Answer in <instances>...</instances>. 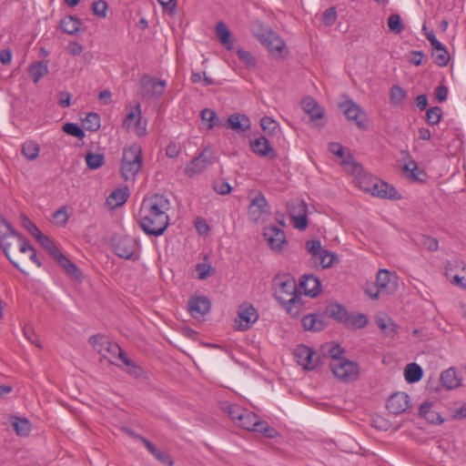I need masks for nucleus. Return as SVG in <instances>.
<instances>
[{
	"label": "nucleus",
	"instance_id": "obj_1",
	"mask_svg": "<svg viewBox=\"0 0 466 466\" xmlns=\"http://www.w3.org/2000/svg\"><path fill=\"white\" fill-rule=\"evenodd\" d=\"M170 200L163 194L145 198L141 203L139 225L147 235L161 236L169 225Z\"/></svg>",
	"mask_w": 466,
	"mask_h": 466
},
{
	"label": "nucleus",
	"instance_id": "obj_2",
	"mask_svg": "<svg viewBox=\"0 0 466 466\" xmlns=\"http://www.w3.org/2000/svg\"><path fill=\"white\" fill-rule=\"evenodd\" d=\"M143 167V155L137 144L124 147L121 158L120 173L124 180L134 181Z\"/></svg>",
	"mask_w": 466,
	"mask_h": 466
},
{
	"label": "nucleus",
	"instance_id": "obj_3",
	"mask_svg": "<svg viewBox=\"0 0 466 466\" xmlns=\"http://www.w3.org/2000/svg\"><path fill=\"white\" fill-rule=\"evenodd\" d=\"M399 289L398 276L396 272L388 269H380L376 278V289H367V295L372 299H379L380 295L393 294Z\"/></svg>",
	"mask_w": 466,
	"mask_h": 466
},
{
	"label": "nucleus",
	"instance_id": "obj_4",
	"mask_svg": "<svg viewBox=\"0 0 466 466\" xmlns=\"http://www.w3.org/2000/svg\"><path fill=\"white\" fill-rule=\"evenodd\" d=\"M329 369L336 379L346 383L357 380L360 375L359 364L346 358L330 360Z\"/></svg>",
	"mask_w": 466,
	"mask_h": 466
},
{
	"label": "nucleus",
	"instance_id": "obj_5",
	"mask_svg": "<svg viewBox=\"0 0 466 466\" xmlns=\"http://www.w3.org/2000/svg\"><path fill=\"white\" fill-rule=\"evenodd\" d=\"M344 169L354 177L356 185L365 193L370 191L376 177L364 171L362 166L356 163L351 156H348L342 160Z\"/></svg>",
	"mask_w": 466,
	"mask_h": 466
},
{
	"label": "nucleus",
	"instance_id": "obj_6",
	"mask_svg": "<svg viewBox=\"0 0 466 466\" xmlns=\"http://www.w3.org/2000/svg\"><path fill=\"white\" fill-rule=\"evenodd\" d=\"M89 342L94 349L104 358L108 360L110 363H115V359H120V355L125 352L120 346L109 339L105 335H95L89 339Z\"/></svg>",
	"mask_w": 466,
	"mask_h": 466
},
{
	"label": "nucleus",
	"instance_id": "obj_7",
	"mask_svg": "<svg viewBox=\"0 0 466 466\" xmlns=\"http://www.w3.org/2000/svg\"><path fill=\"white\" fill-rule=\"evenodd\" d=\"M275 297L279 303L287 302L290 297L299 295L297 283L290 275H278L274 278Z\"/></svg>",
	"mask_w": 466,
	"mask_h": 466
},
{
	"label": "nucleus",
	"instance_id": "obj_8",
	"mask_svg": "<svg viewBox=\"0 0 466 466\" xmlns=\"http://www.w3.org/2000/svg\"><path fill=\"white\" fill-rule=\"evenodd\" d=\"M126 111L127 116L123 121V127L127 129L133 128L138 137L145 136L147 134V121H142L140 103L127 106Z\"/></svg>",
	"mask_w": 466,
	"mask_h": 466
},
{
	"label": "nucleus",
	"instance_id": "obj_9",
	"mask_svg": "<svg viewBox=\"0 0 466 466\" xmlns=\"http://www.w3.org/2000/svg\"><path fill=\"white\" fill-rule=\"evenodd\" d=\"M270 206L265 196L258 192L250 201L248 206V216L255 223H263L270 216Z\"/></svg>",
	"mask_w": 466,
	"mask_h": 466
},
{
	"label": "nucleus",
	"instance_id": "obj_10",
	"mask_svg": "<svg viewBox=\"0 0 466 466\" xmlns=\"http://www.w3.org/2000/svg\"><path fill=\"white\" fill-rule=\"evenodd\" d=\"M214 163V155L209 148H204L201 153L193 158L185 169L186 176L193 177L195 175L205 171Z\"/></svg>",
	"mask_w": 466,
	"mask_h": 466
},
{
	"label": "nucleus",
	"instance_id": "obj_11",
	"mask_svg": "<svg viewBox=\"0 0 466 466\" xmlns=\"http://www.w3.org/2000/svg\"><path fill=\"white\" fill-rule=\"evenodd\" d=\"M297 363L306 370H313L320 364V358L306 345H299L294 352Z\"/></svg>",
	"mask_w": 466,
	"mask_h": 466
},
{
	"label": "nucleus",
	"instance_id": "obj_12",
	"mask_svg": "<svg viewBox=\"0 0 466 466\" xmlns=\"http://www.w3.org/2000/svg\"><path fill=\"white\" fill-rule=\"evenodd\" d=\"M114 251L116 256L125 259H136V250L137 242L135 238L128 236L115 237Z\"/></svg>",
	"mask_w": 466,
	"mask_h": 466
},
{
	"label": "nucleus",
	"instance_id": "obj_13",
	"mask_svg": "<svg viewBox=\"0 0 466 466\" xmlns=\"http://www.w3.org/2000/svg\"><path fill=\"white\" fill-rule=\"evenodd\" d=\"M258 319L256 309L248 303L241 304L238 309V319L236 323L241 330L249 329Z\"/></svg>",
	"mask_w": 466,
	"mask_h": 466
},
{
	"label": "nucleus",
	"instance_id": "obj_14",
	"mask_svg": "<svg viewBox=\"0 0 466 466\" xmlns=\"http://www.w3.org/2000/svg\"><path fill=\"white\" fill-rule=\"evenodd\" d=\"M368 194H370L373 197L387 199L400 198V193L396 190V188L393 186L388 184L383 180H380L378 177H376L375 181L372 183Z\"/></svg>",
	"mask_w": 466,
	"mask_h": 466
},
{
	"label": "nucleus",
	"instance_id": "obj_15",
	"mask_svg": "<svg viewBox=\"0 0 466 466\" xmlns=\"http://www.w3.org/2000/svg\"><path fill=\"white\" fill-rule=\"evenodd\" d=\"M263 236L271 249L281 251L286 244V236L282 229L276 226H268L264 228Z\"/></svg>",
	"mask_w": 466,
	"mask_h": 466
},
{
	"label": "nucleus",
	"instance_id": "obj_16",
	"mask_svg": "<svg viewBox=\"0 0 466 466\" xmlns=\"http://www.w3.org/2000/svg\"><path fill=\"white\" fill-rule=\"evenodd\" d=\"M145 95L154 98L160 97L166 88L167 83L164 80L157 79L151 76H144L140 80Z\"/></svg>",
	"mask_w": 466,
	"mask_h": 466
},
{
	"label": "nucleus",
	"instance_id": "obj_17",
	"mask_svg": "<svg viewBox=\"0 0 466 466\" xmlns=\"http://www.w3.org/2000/svg\"><path fill=\"white\" fill-rule=\"evenodd\" d=\"M210 307V300L204 296L191 298L187 303L188 311L196 319H203L204 316L209 312Z\"/></svg>",
	"mask_w": 466,
	"mask_h": 466
},
{
	"label": "nucleus",
	"instance_id": "obj_18",
	"mask_svg": "<svg viewBox=\"0 0 466 466\" xmlns=\"http://www.w3.org/2000/svg\"><path fill=\"white\" fill-rule=\"evenodd\" d=\"M466 266L458 260H449L445 265V276L453 284L461 286L466 276L462 273V268Z\"/></svg>",
	"mask_w": 466,
	"mask_h": 466
},
{
	"label": "nucleus",
	"instance_id": "obj_19",
	"mask_svg": "<svg viewBox=\"0 0 466 466\" xmlns=\"http://www.w3.org/2000/svg\"><path fill=\"white\" fill-rule=\"evenodd\" d=\"M250 149L261 157L274 158L276 157L275 149L264 136H259L250 141Z\"/></svg>",
	"mask_w": 466,
	"mask_h": 466
},
{
	"label": "nucleus",
	"instance_id": "obj_20",
	"mask_svg": "<svg viewBox=\"0 0 466 466\" xmlns=\"http://www.w3.org/2000/svg\"><path fill=\"white\" fill-rule=\"evenodd\" d=\"M343 107L344 114L349 120L355 121L357 126L361 129H364L366 127L364 122L365 114L359 105L350 100L344 103Z\"/></svg>",
	"mask_w": 466,
	"mask_h": 466
},
{
	"label": "nucleus",
	"instance_id": "obj_21",
	"mask_svg": "<svg viewBox=\"0 0 466 466\" xmlns=\"http://www.w3.org/2000/svg\"><path fill=\"white\" fill-rule=\"evenodd\" d=\"M409 407V395L405 392L392 394L387 401V409L393 414H400Z\"/></svg>",
	"mask_w": 466,
	"mask_h": 466
},
{
	"label": "nucleus",
	"instance_id": "obj_22",
	"mask_svg": "<svg viewBox=\"0 0 466 466\" xmlns=\"http://www.w3.org/2000/svg\"><path fill=\"white\" fill-rule=\"evenodd\" d=\"M227 123L230 129L238 132H246L251 127L249 117L244 114L238 113L228 116Z\"/></svg>",
	"mask_w": 466,
	"mask_h": 466
},
{
	"label": "nucleus",
	"instance_id": "obj_23",
	"mask_svg": "<svg viewBox=\"0 0 466 466\" xmlns=\"http://www.w3.org/2000/svg\"><path fill=\"white\" fill-rule=\"evenodd\" d=\"M299 286L303 289L304 294L311 298L318 296L321 289L319 279L312 275L304 276L300 280Z\"/></svg>",
	"mask_w": 466,
	"mask_h": 466
},
{
	"label": "nucleus",
	"instance_id": "obj_24",
	"mask_svg": "<svg viewBox=\"0 0 466 466\" xmlns=\"http://www.w3.org/2000/svg\"><path fill=\"white\" fill-rule=\"evenodd\" d=\"M262 43L272 56H280L285 47L283 40L273 33L263 38Z\"/></svg>",
	"mask_w": 466,
	"mask_h": 466
},
{
	"label": "nucleus",
	"instance_id": "obj_25",
	"mask_svg": "<svg viewBox=\"0 0 466 466\" xmlns=\"http://www.w3.org/2000/svg\"><path fill=\"white\" fill-rule=\"evenodd\" d=\"M280 304L292 318H298L304 311V303L300 294L290 297L287 302Z\"/></svg>",
	"mask_w": 466,
	"mask_h": 466
},
{
	"label": "nucleus",
	"instance_id": "obj_26",
	"mask_svg": "<svg viewBox=\"0 0 466 466\" xmlns=\"http://www.w3.org/2000/svg\"><path fill=\"white\" fill-rule=\"evenodd\" d=\"M139 440L147 449V451L161 463L166 464L167 466H172L174 461L172 458L166 453L165 451L159 450L153 443H151L148 440L144 437L139 436Z\"/></svg>",
	"mask_w": 466,
	"mask_h": 466
},
{
	"label": "nucleus",
	"instance_id": "obj_27",
	"mask_svg": "<svg viewBox=\"0 0 466 466\" xmlns=\"http://www.w3.org/2000/svg\"><path fill=\"white\" fill-rule=\"evenodd\" d=\"M127 187L116 188L106 198V205L111 208H116L125 204L128 198Z\"/></svg>",
	"mask_w": 466,
	"mask_h": 466
},
{
	"label": "nucleus",
	"instance_id": "obj_28",
	"mask_svg": "<svg viewBox=\"0 0 466 466\" xmlns=\"http://www.w3.org/2000/svg\"><path fill=\"white\" fill-rule=\"evenodd\" d=\"M441 381L447 390H453L461 385V379L458 377L454 368H449L441 372Z\"/></svg>",
	"mask_w": 466,
	"mask_h": 466
},
{
	"label": "nucleus",
	"instance_id": "obj_29",
	"mask_svg": "<svg viewBox=\"0 0 466 466\" xmlns=\"http://www.w3.org/2000/svg\"><path fill=\"white\" fill-rule=\"evenodd\" d=\"M216 35L222 46L228 51L234 49V41L228 26L223 22H218L216 25Z\"/></svg>",
	"mask_w": 466,
	"mask_h": 466
},
{
	"label": "nucleus",
	"instance_id": "obj_30",
	"mask_svg": "<svg viewBox=\"0 0 466 466\" xmlns=\"http://www.w3.org/2000/svg\"><path fill=\"white\" fill-rule=\"evenodd\" d=\"M302 326L306 330L317 332L322 330L325 324L321 316L318 314H309L303 317Z\"/></svg>",
	"mask_w": 466,
	"mask_h": 466
},
{
	"label": "nucleus",
	"instance_id": "obj_31",
	"mask_svg": "<svg viewBox=\"0 0 466 466\" xmlns=\"http://www.w3.org/2000/svg\"><path fill=\"white\" fill-rule=\"evenodd\" d=\"M297 208L299 209L298 215H296L294 211H290V215L294 221V227L298 229L303 230L308 226L307 206L304 201H299L297 203Z\"/></svg>",
	"mask_w": 466,
	"mask_h": 466
},
{
	"label": "nucleus",
	"instance_id": "obj_32",
	"mask_svg": "<svg viewBox=\"0 0 466 466\" xmlns=\"http://www.w3.org/2000/svg\"><path fill=\"white\" fill-rule=\"evenodd\" d=\"M303 110L312 118L320 119L323 116V110L319 104L311 97H306L302 100Z\"/></svg>",
	"mask_w": 466,
	"mask_h": 466
},
{
	"label": "nucleus",
	"instance_id": "obj_33",
	"mask_svg": "<svg viewBox=\"0 0 466 466\" xmlns=\"http://www.w3.org/2000/svg\"><path fill=\"white\" fill-rule=\"evenodd\" d=\"M48 72V62L45 60L39 61L29 67V74L35 84H37Z\"/></svg>",
	"mask_w": 466,
	"mask_h": 466
},
{
	"label": "nucleus",
	"instance_id": "obj_34",
	"mask_svg": "<svg viewBox=\"0 0 466 466\" xmlns=\"http://www.w3.org/2000/svg\"><path fill=\"white\" fill-rule=\"evenodd\" d=\"M423 376L422 368L417 363H410L405 367L404 378L409 383H415Z\"/></svg>",
	"mask_w": 466,
	"mask_h": 466
},
{
	"label": "nucleus",
	"instance_id": "obj_35",
	"mask_svg": "<svg viewBox=\"0 0 466 466\" xmlns=\"http://www.w3.org/2000/svg\"><path fill=\"white\" fill-rule=\"evenodd\" d=\"M200 117L208 129H213L221 125V121L217 113L210 108L201 110Z\"/></svg>",
	"mask_w": 466,
	"mask_h": 466
},
{
	"label": "nucleus",
	"instance_id": "obj_36",
	"mask_svg": "<svg viewBox=\"0 0 466 466\" xmlns=\"http://www.w3.org/2000/svg\"><path fill=\"white\" fill-rule=\"evenodd\" d=\"M22 154L29 161L35 160L40 152V146L34 140H27L22 146Z\"/></svg>",
	"mask_w": 466,
	"mask_h": 466
},
{
	"label": "nucleus",
	"instance_id": "obj_37",
	"mask_svg": "<svg viewBox=\"0 0 466 466\" xmlns=\"http://www.w3.org/2000/svg\"><path fill=\"white\" fill-rule=\"evenodd\" d=\"M407 97V92L400 86L395 85L390 91V102L393 106H401L404 105Z\"/></svg>",
	"mask_w": 466,
	"mask_h": 466
},
{
	"label": "nucleus",
	"instance_id": "obj_38",
	"mask_svg": "<svg viewBox=\"0 0 466 466\" xmlns=\"http://www.w3.org/2000/svg\"><path fill=\"white\" fill-rule=\"evenodd\" d=\"M80 25V20L73 16H66L60 22L62 30L68 35L76 34L79 31Z\"/></svg>",
	"mask_w": 466,
	"mask_h": 466
},
{
	"label": "nucleus",
	"instance_id": "obj_39",
	"mask_svg": "<svg viewBox=\"0 0 466 466\" xmlns=\"http://www.w3.org/2000/svg\"><path fill=\"white\" fill-rule=\"evenodd\" d=\"M222 409L235 424L239 419H241V414H243L247 410L238 404L228 402L224 403L222 405Z\"/></svg>",
	"mask_w": 466,
	"mask_h": 466
},
{
	"label": "nucleus",
	"instance_id": "obj_40",
	"mask_svg": "<svg viewBox=\"0 0 466 466\" xmlns=\"http://www.w3.org/2000/svg\"><path fill=\"white\" fill-rule=\"evenodd\" d=\"M241 415V419L237 421L236 425L248 431H252L258 420L257 415L248 410H246Z\"/></svg>",
	"mask_w": 466,
	"mask_h": 466
},
{
	"label": "nucleus",
	"instance_id": "obj_41",
	"mask_svg": "<svg viewBox=\"0 0 466 466\" xmlns=\"http://www.w3.org/2000/svg\"><path fill=\"white\" fill-rule=\"evenodd\" d=\"M252 431L261 433L263 436L273 439L277 436L278 432L275 428L271 427L268 422L259 420L258 419L256 425L252 429Z\"/></svg>",
	"mask_w": 466,
	"mask_h": 466
},
{
	"label": "nucleus",
	"instance_id": "obj_42",
	"mask_svg": "<svg viewBox=\"0 0 466 466\" xmlns=\"http://www.w3.org/2000/svg\"><path fill=\"white\" fill-rule=\"evenodd\" d=\"M317 261H319V265L323 268H330L335 261H339L337 255L333 252H330L327 249H323L318 256Z\"/></svg>",
	"mask_w": 466,
	"mask_h": 466
},
{
	"label": "nucleus",
	"instance_id": "obj_43",
	"mask_svg": "<svg viewBox=\"0 0 466 466\" xmlns=\"http://www.w3.org/2000/svg\"><path fill=\"white\" fill-rule=\"evenodd\" d=\"M404 171L408 173L407 177L412 181H423V178L420 177L423 173L414 160H410L405 164Z\"/></svg>",
	"mask_w": 466,
	"mask_h": 466
},
{
	"label": "nucleus",
	"instance_id": "obj_44",
	"mask_svg": "<svg viewBox=\"0 0 466 466\" xmlns=\"http://www.w3.org/2000/svg\"><path fill=\"white\" fill-rule=\"evenodd\" d=\"M100 116L97 113H88L83 119V127L89 131H96L100 128Z\"/></svg>",
	"mask_w": 466,
	"mask_h": 466
},
{
	"label": "nucleus",
	"instance_id": "obj_45",
	"mask_svg": "<svg viewBox=\"0 0 466 466\" xmlns=\"http://www.w3.org/2000/svg\"><path fill=\"white\" fill-rule=\"evenodd\" d=\"M376 323L381 331L387 336H393L396 332V325L390 318H377Z\"/></svg>",
	"mask_w": 466,
	"mask_h": 466
},
{
	"label": "nucleus",
	"instance_id": "obj_46",
	"mask_svg": "<svg viewBox=\"0 0 466 466\" xmlns=\"http://www.w3.org/2000/svg\"><path fill=\"white\" fill-rule=\"evenodd\" d=\"M330 317L339 320V322L346 323L349 319V313L346 309L339 304L330 305L329 308Z\"/></svg>",
	"mask_w": 466,
	"mask_h": 466
},
{
	"label": "nucleus",
	"instance_id": "obj_47",
	"mask_svg": "<svg viewBox=\"0 0 466 466\" xmlns=\"http://www.w3.org/2000/svg\"><path fill=\"white\" fill-rule=\"evenodd\" d=\"M56 260L59 263V265L66 269V271L71 275L76 276L78 273V268L76 266L66 258L62 252H59L56 257H55Z\"/></svg>",
	"mask_w": 466,
	"mask_h": 466
},
{
	"label": "nucleus",
	"instance_id": "obj_48",
	"mask_svg": "<svg viewBox=\"0 0 466 466\" xmlns=\"http://www.w3.org/2000/svg\"><path fill=\"white\" fill-rule=\"evenodd\" d=\"M13 426L15 432L20 436H27L31 431V423L26 419L15 417Z\"/></svg>",
	"mask_w": 466,
	"mask_h": 466
},
{
	"label": "nucleus",
	"instance_id": "obj_49",
	"mask_svg": "<svg viewBox=\"0 0 466 466\" xmlns=\"http://www.w3.org/2000/svg\"><path fill=\"white\" fill-rule=\"evenodd\" d=\"M260 126L264 132L268 135H274L279 130V124L270 116H263L260 120Z\"/></svg>",
	"mask_w": 466,
	"mask_h": 466
},
{
	"label": "nucleus",
	"instance_id": "obj_50",
	"mask_svg": "<svg viewBox=\"0 0 466 466\" xmlns=\"http://www.w3.org/2000/svg\"><path fill=\"white\" fill-rule=\"evenodd\" d=\"M17 233L11 224L3 217L0 216V239L5 238H16Z\"/></svg>",
	"mask_w": 466,
	"mask_h": 466
},
{
	"label": "nucleus",
	"instance_id": "obj_51",
	"mask_svg": "<svg viewBox=\"0 0 466 466\" xmlns=\"http://www.w3.org/2000/svg\"><path fill=\"white\" fill-rule=\"evenodd\" d=\"M388 26L391 33L400 34L404 29L401 17L398 14H392L388 17Z\"/></svg>",
	"mask_w": 466,
	"mask_h": 466
},
{
	"label": "nucleus",
	"instance_id": "obj_52",
	"mask_svg": "<svg viewBox=\"0 0 466 466\" xmlns=\"http://www.w3.org/2000/svg\"><path fill=\"white\" fill-rule=\"evenodd\" d=\"M325 353L330 358V360H335L337 359H344V349L336 343L327 344L324 348Z\"/></svg>",
	"mask_w": 466,
	"mask_h": 466
},
{
	"label": "nucleus",
	"instance_id": "obj_53",
	"mask_svg": "<svg viewBox=\"0 0 466 466\" xmlns=\"http://www.w3.org/2000/svg\"><path fill=\"white\" fill-rule=\"evenodd\" d=\"M120 360H122L123 364L126 366V371L130 375L138 378L142 374V370L135 364L127 355L126 353L120 355Z\"/></svg>",
	"mask_w": 466,
	"mask_h": 466
},
{
	"label": "nucleus",
	"instance_id": "obj_54",
	"mask_svg": "<svg viewBox=\"0 0 466 466\" xmlns=\"http://www.w3.org/2000/svg\"><path fill=\"white\" fill-rule=\"evenodd\" d=\"M86 162L90 169H97L105 164V157L102 154L88 153L86 157Z\"/></svg>",
	"mask_w": 466,
	"mask_h": 466
},
{
	"label": "nucleus",
	"instance_id": "obj_55",
	"mask_svg": "<svg viewBox=\"0 0 466 466\" xmlns=\"http://www.w3.org/2000/svg\"><path fill=\"white\" fill-rule=\"evenodd\" d=\"M36 239L54 258L60 252L56 244L47 236L41 234L37 236Z\"/></svg>",
	"mask_w": 466,
	"mask_h": 466
},
{
	"label": "nucleus",
	"instance_id": "obj_56",
	"mask_svg": "<svg viewBox=\"0 0 466 466\" xmlns=\"http://www.w3.org/2000/svg\"><path fill=\"white\" fill-rule=\"evenodd\" d=\"M15 238H5L3 239H0V248H2L7 259L12 263V265L20 271H22L18 263L10 257V248L13 244L11 240Z\"/></svg>",
	"mask_w": 466,
	"mask_h": 466
},
{
	"label": "nucleus",
	"instance_id": "obj_57",
	"mask_svg": "<svg viewBox=\"0 0 466 466\" xmlns=\"http://www.w3.org/2000/svg\"><path fill=\"white\" fill-rule=\"evenodd\" d=\"M368 323V318L364 314H349V319L346 321V325L353 328H363Z\"/></svg>",
	"mask_w": 466,
	"mask_h": 466
},
{
	"label": "nucleus",
	"instance_id": "obj_58",
	"mask_svg": "<svg viewBox=\"0 0 466 466\" xmlns=\"http://www.w3.org/2000/svg\"><path fill=\"white\" fill-rule=\"evenodd\" d=\"M442 111L440 106H432L426 113V120L429 125L434 126L440 123Z\"/></svg>",
	"mask_w": 466,
	"mask_h": 466
},
{
	"label": "nucleus",
	"instance_id": "obj_59",
	"mask_svg": "<svg viewBox=\"0 0 466 466\" xmlns=\"http://www.w3.org/2000/svg\"><path fill=\"white\" fill-rule=\"evenodd\" d=\"M237 54L247 68H254L256 66V59L250 52L238 48Z\"/></svg>",
	"mask_w": 466,
	"mask_h": 466
},
{
	"label": "nucleus",
	"instance_id": "obj_60",
	"mask_svg": "<svg viewBox=\"0 0 466 466\" xmlns=\"http://www.w3.org/2000/svg\"><path fill=\"white\" fill-rule=\"evenodd\" d=\"M306 249L317 262V256L324 249L319 239H310L306 242Z\"/></svg>",
	"mask_w": 466,
	"mask_h": 466
},
{
	"label": "nucleus",
	"instance_id": "obj_61",
	"mask_svg": "<svg viewBox=\"0 0 466 466\" xmlns=\"http://www.w3.org/2000/svg\"><path fill=\"white\" fill-rule=\"evenodd\" d=\"M63 130L72 136V137H75L76 138H80L82 139L84 137H85V132L84 130L77 125V124H75V123H66L63 126Z\"/></svg>",
	"mask_w": 466,
	"mask_h": 466
},
{
	"label": "nucleus",
	"instance_id": "obj_62",
	"mask_svg": "<svg viewBox=\"0 0 466 466\" xmlns=\"http://www.w3.org/2000/svg\"><path fill=\"white\" fill-rule=\"evenodd\" d=\"M108 5L104 0H97L92 4V11L95 15L105 18L107 14Z\"/></svg>",
	"mask_w": 466,
	"mask_h": 466
},
{
	"label": "nucleus",
	"instance_id": "obj_63",
	"mask_svg": "<svg viewBox=\"0 0 466 466\" xmlns=\"http://www.w3.org/2000/svg\"><path fill=\"white\" fill-rule=\"evenodd\" d=\"M432 56H433L434 62L439 66H447L449 63V60H450L449 53L446 48H443L440 51H433Z\"/></svg>",
	"mask_w": 466,
	"mask_h": 466
},
{
	"label": "nucleus",
	"instance_id": "obj_64",
	"mask_svg": "<svg viewBox=\"0 0 466 466\" xmlns=\"http://www.w3.org/2000/svg\"><path fill=\"white\" fill-rule=\"evenodd\" d=\"M421 245L430 251H436L439 248V242L431 236H422Z\"/></svg>",
	"mask_w": 466,
	"mask_h": 466
}]
</instances>
